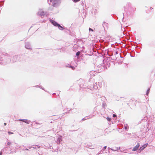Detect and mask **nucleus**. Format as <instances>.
Returning a JSON list of instances; mask_svg holds the SVG:
<instances>
[{"instance_id": "nucleus-15", "label": "nucleus", "mask_w": 155, "mask_h": 155, "mask_svg": "<svg viewBox=\"0 0 155 155\" xmlns=\"http://www.w3.org/2000/svg\"><path fill=\"white\" fill-rule=\"evenodd\" d=\"M113 117H116V115L114 114H113Z\"/></svg>"}, {"instance_id": "nucleus-14", "label": "nucleus", "mask_w": 155, "mask_h": 155, "mask_svg": "<svg viewBox=\"0 0 155 155\" xmlns=\"http://www.w3.org/2000/svg\"><path fill=\"white\" fill-rule=\"evenodd\" d=\"M89 31H93V30L91 28H89Z\"/></svg>"}, {"instance_id": "nucleus-12", "label": "nucleus", "mask_w": 155, "mask_h": 155, "mask_svg": "<svg viewBox=\"0 0 155 155\" xmlns=\"http://www.w3.org/2000/svg\"><path fill=\"white\" fill-rule=\"evenodd\" d=\"M107 119L108 121H110L111 120V119L109 117H107Z\"/></svg>"}, {"instance_id": "nucleus-4", "label": "nucleus", "mask_w": 155, "mask_h": 155, "mask_svg": "<svg viewBox=\"0 0 155 155\" xmlns=\"http://www.w3.org/2000/svg\"><path fill=\"white\" fill-rule=\"evenodd\" d=\"M51 22L53 25H54V26H55L57 27L58 25H59V24H58L56 22L53 20L51 21Z\"/></svg>"}, {"instance_id": "nucleus-10", "label": "nucleus", "mask_w": 155, "mask_h": 155, "mask_svg": "<svg viewBox=\"0 0 155 155\" xmlns=\"http://www.w3.org/2000/svg\"><path fill=\"white\" fill-rule=\"evenodd\" d=\"M80 1V0H74V2H78L79 1Z\"/></svg>"}, {"instance_id": "nucleus-8", "label": "nucleus", "mask_w": 155, "mask_h": 155, "mask_svg": "<svg viewBox=\"0 0 155 155\" xmlns=\"http://www.w3.org/2000/svg\"><path fill=\"white\" fill-rule=\"evenodd\" d=\"M80 53V51H78L76 54V55L77 56H78L79 55Z\"/></svg>"}, {"instance_id": "nucleus-1", "label": "nucleus", "mask_w": 155, "mask_h": 155, "mask_svg": "<svg viewBox=\"0 0 155 155\" xmlns=\"http://www.w3.org/2000/svg\"><path fill=\"white\" fill-rule=\"evenodd\" d=\"M50 2H52V5L54 6L55 5L58 4L60 2V0H50Z\"/></svg>"}, {"instance_id": "nucleus-16", "label": "nucleus", "mask_w": 155, "mask_h": 155, "mask_svg": "<svg viewBox=\"0 0 155 155\" xmlns=\"http://www.w3.org/2000/svg\"><path fill=\"white\" fill-rule=\"evenodd\" d=\"M11 144V142H8L7 143V144L8 145H9L10 144Z\"/></svg>"}, {"instance_id": "nucleus-7", "label": "nucleus", "mask_w": 155, "mask_h": 155, "mask_svg": "<svg viewBox=\"0 0 155 155\" xmlns=\"http://www.w3.org/2000/svg\"><path fill=\"white\" fill-rule=\"evenodd\" d=\"M147 146V144H144L143 146V148L141 149V150H143L144 148H145Z\"/></svg>"}, {"instance_id": "nucleus-2", "label": "nucleus", "mask_w": 155, "mask_h": 155, "mask_svg": "<svg viewBox=\"0 0 155 155\" xmlns=\"http://www.w3.org/2000/svg\"><path fill=\"white\" fill-rule=\"evenodd\" d=\"M19 120L27 124H29L30 122V120L26 119H20Z\"/></svg>"}, {"instance_id": "nucleus-9", "label": "nucleus", "mask_w": 155, "mask_h": 155, "mask_svg": "<svg viewBox=\"0 0 155 155\" xmlns=\"http://www.w3.org/2000/svg\"><path fill=\"white\" fill-rule=\"evenodd\" d=\"M70 68H71L73 70H74V69L75 68V67H74L73 66H70Z\"/></svg>"}, {"instance_id": "nucleus-6", "label": "nucleus", "mask_w": 155, "mask_h": 155, "mask_svg": "<svg viewBox=\"0 0 155 155\" xmlns=\"http://www.w3.org/2000/svg\"><path fill=\"white\" fill-rule=\"evenodd\" d=\"M57 27H58V28L60 30H63L64 29L59 24L58 25Z\"/></svg>"}, {"instance_id": "nucleus-18", "label": "nucleus", "mask_w": 155, "mask_h": 155, "mask_svg": "<svg viewBox=\"0 0 155 155\" xmlns=\"http://www.w3.org/2000/svg\"><path fill=\"white\" fill-rule=\"evenodd\" d=\"M4 124H5V125H6V123H4Z\"/></svg>"}, {"instance_id": "nucleus-11", "label": "nucleus", "mask_w": 155, "mask_h": 155, "mask_svg": "<svg viewBox=\"0 0 155 155\" xmlns=\"http://www.w3.org/2000/svg\"><path fill=\"white\" fill-rule=\"evenodd\" d=\"M8 134H13V133L12 132H10V131H9L8 132Z\"/></svg>"}, {"instance_id": "nucleus-5", "label": "nucleus", "mask_w": 155, "mask_h": 155, "mask_svg": "<svg viewBox=\"0 0 155 155\" xmlns=\"http://www.w3.org/2000/svg\"><path fill=\"white\" fill-rule=\"evenodd\" d=\"M104 28L105 27H106L107 28H108V24L105 22H104L102 24Z\"/></svg>"}, {"instance_id": "nucleus-3", "label": "nucleus", "mask_w": 155, "mask_h": 155, "mask_svg": "<svg viewBox=\"0 0 155 155\" xmlns=\"http://www.w3.org/2000/svg\"><path fill=\"white\" fill-rule=\"evenodd\" d=\"M140 146V143H137V145L135 146L133 148V151H136L137 150L138 148Z\"/></svg>"}, {"instance_id": "nucleus-13", "label": "nucleus", "mask_w": 155, "mask_h": 155, "mask_svg": "<svg viewBox=\"0 0 155 155\" xmlns=\"http://www.w3.org/2000/svg\"><path fill=\"white\" fill-rule=\"evenodd\" d=\"M150 91V89H148L147 92V95L148 94L149 92Z\"/></svg>"}, {"instance_id": "nucleus-17", "label": "nucleus", "mask_w": 155, "mask_h": 155, "mask_svg": "<svg viewBox=\"0 0 155 155\" xmlns=\"http://www.w3.org/2000/svg\"><path fill=\"white\" fill-rule=\"evenodd\" d=\"M106 148V146H105L104 147V149H105Z\"/></svg>"}]
</instances>
